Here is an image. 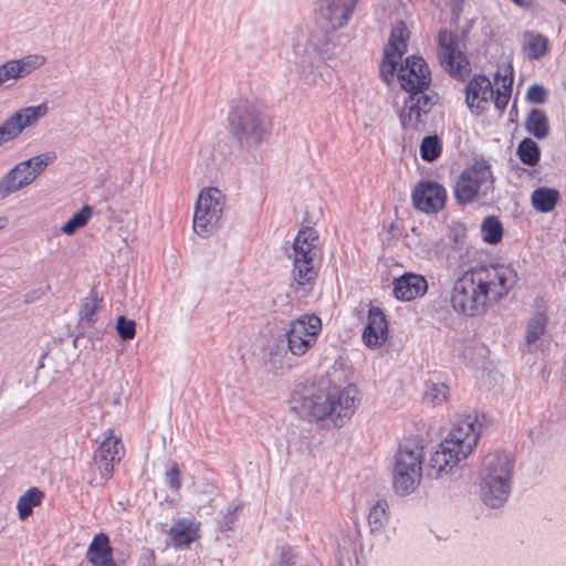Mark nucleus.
<instances>
[{"mask_svg":"<svg viewBox=\"0 0 566 566\" xmlns=\"http://www.w3.org/2000/svg\"><path fill=\"white\" fill-rule=\"evenodd\" d=\"M35 507V486H30L19 499L17 510L20 520L24 521L32 515Z\"/></svg>","mask_w":566,"mask_h":566,"instance_id":"36","label":"nucleus"},{"mask_svg":"<svg viewBox=\"0 0 566 566\" xmlns=\"http://www.w3.org/2000/svg\"><path fill=\"white\" fill-rule=\"evenodd\" d=\"M269 361L272 368L277 371L285 368V364L282 359V350L277 347L276 349L271 348L269 353Z\"/></svg>","mask_w":566,"mask_h":566,"instance_id":"45","label":"nucleus"},{"mask_svg":"<svg viewBox=\"0 0 566 566\" xmlns=\"http://www.w3.org/2000/svg\"><path fill=\"white\" fill-rule=\"evenodd\" d=\"M408 94L426 92L431 83V73L427 62L419 55L408 56L399 63L395 72V81Z\"/></svg>","mask_w":566,"mask_h":566,"instance_id":"12","label":"nucleus"},{"mask_svg":"<svg viewBox=\"0 0 566 566\" xmlns=\"http://www.w3.org/2000/svg\"><path fill=\"white\" fill-rule=\"evenodd\" d=\"M424 446L418 438L399 443L394 455L392 486L397 494L409 495L420 485Z\"/></svg>","mask_w":566,"mask_h":566,"instance_id":"5","label":"nucleus"},{"mask_svg":"<svg viewBox=\"0 0 566 566\" xmlns=\"http://www.w3.org/2000/svg\"><path fill=\"white\" fill-rule=\"evenodd\" d=\"M565 2H566V0H565Z\"/></svg>","mask_w":566,"mask_h":566,"instance_id":"52","label":"nucleus"},{"mask_svg":"<svg viewBox=\"0 0 566 566\" xmlns=\"http://www.w3.org/2000/svg\"><path fill=\"white\" fill-rule=\"evenodd\" d=\"M559 198L560 193L558 190L548 187H538L532 192L531 202L536 211L547 213L555 209Z\"/></svg>","mask_w":566,"mask_h":566,"instance_id":"27","label":"nucleus"},{"mask_svg":"<svg viewBox=\"0 0 566 566\" xmlns=\"http://www.w3.org/2000/svg\"><path fill=\"white\" fill-rule=\"evenodd\" d=\"M438 59L441 67L453 78L465 81L471 74V63L460 50L457 33L441 30L438 34Z\"/></svg>","mask_w":566,"mask_h":566,"instance_id":"10","label":"nucleus"},{"mask_svg":"<svg viewBox=\"0 0 566 566\" xmlns=\"http://www.w3.org/2000/svg\"><path fill=\"white\" fill-rule=\"evenodd\" d=\"M434 105V96L426 92L409 94L399 114L400 124L406 133L424 128L427 115Z\"/></svg>","mask_w":566,"mask_h":566,"instance_id":"14","label":"nucleus"},{"mask_svg":"<svg viewBox=\"0 0 566 566\" xmlns=\"http://www.w3.org/2000/svg\"><path fill=\"white\" fill-rule=\"evenodd\" d=\"M514 459L510 452L494 451L485 455L480 470V495L483 503L501 507L510 497Z\"/></svg>","mask_w":566,"mask_h":566,"instance_id":"4","label":"nucleus"},{"mask_svg":"<svg viewBox=\"0 0 566 566\" xmlns=\"http://www.w3.org/2000/svg\"><path fill=\"white\" fill-rule=\"evenodd\" d=\"M310 41L323 60H329V59H332V56H334L336 54V49H337L336 44L331 40V38L327 33L323 35L322 44L315 42L314 35L311 36Z\"/></svg>","mask_w":566,"mask_h":566,"instance_id":"39","label":"nucleus"},{"mask_svg":"<svg viewBox=\"0 0 566 566\" xmlns=\"http://www.w3.org/2000/svg\"><path fill=\"white\" fill-rule=\"evenodd\" d=\"M409 31L403 22H398L391 30L389 42L384 50L379 72L381 80L390 85L395 82V72L407 50Z\"/></svg>","mask_w":566,"mask_h":566,"instance_id":"13","label":"nucleus"},{"mask_svg":"<svg viewBox=\"0 0 566 566\" xmlns=\"http://www.w3.org/2000/svg\"><path fill=\"white\" fill-rule=\"evenodd\" d=\"M357 394L355 385L343 389L326 384L312 385L293 394L291 409L308 422L329 418L335 427H343L355 412Z\"/></svg>","mask_w":566,"mask_h":566,"instance_id":"2","label":"nucleus"},{"mask_svg":"<svg viewBox=\"0 0 566 566\" xmlns=\"http://www.w3.org/2000/svg\"><path fill=\"white\" fill-rule=\"evenodd\" d=\"M166 483L172 491H179L181 486L180 470L177 464H174L166 472Z\"/></svg>","mask_w":566,"mask_h":566,"instance_id":"42","label":"nucleus"},{"mask_svg":"<svg viewBox=\"0 0 566 566\" xmlns=\"http://www.w3.org/2000/svg\"><path fill=\"white\" fill-rule=\"evenodd\" d=\"M230 132L241 145H259L269 134L270 122L260 105L239 101L228 116Z\"/></svg>","mask_w":566,"mask_h":566,"instance_id":"6","label":"nucleus"},{"mask_svg":"<svg viewBox=\"0 0 566 566\" xmlns=\"http://www.w3.org/2000/svg\"><path fill=\"white\" fill-rule=\"evenodd\" d=\"M358 0H318V19L332 31L344 28L352 19Z\"/></svg>","mask_w":566,"mask_h":566,"instance_id":"16","label":"nucleus"},{"mask_svg":"<svg viewBox=\"0 0 566 566\" xmlns=\"http://www.w3.org/2000/svg\"><path fill=\"white\" fill-rule=\"evenodd\" d=\"M104 436V440L95 451L94 463L99 471L101 478L108 480L113 475L115 463H118L122 459L124 447L120 439L113 436L111 429Z\"/></svg>","mask_w":566,"mask_h":566,"instance_id":"17","label":"nucleus"},{"mask_svg":"<svg viewBox=\"0 0 566 566\" xmlns=\"http://www.w3.org/2000/svg\"><path fill=\"white\" fill-rule=\"evenodd\" d=\"M86 558L92 566H116L113 548L105 533H98L93 537L86 552Z\"/></svg>","mask_w":566,"mask_h":566,"instance_id":"23","label":"nucleus"},{"mask_svg":"<svg viewBox=\"0 0 566 566\" xmlns=\"http://www.w3.org/2000/svg\"><path fill=\"white\" fill-rule=\"evenodd\" d=\"M525 129L537 139L547 137L549 127L545 112L539 108H533L526 117Z\"/></svg>","mask_w":566,"mask_h":566,"instance_id":"28","label":"nucleus"},{"mask_svg":"<svg viewBox=\"0 0 566 566\" xmlns=\"http://www.w3.org/2000/svg\"><path fill=\"white\" fill-rule=\"evenodd\" d=\"M93 216V208L84 205L81 210L74 213L69 221H66L61 231L67 235L74 234L77 230L84 228Z\"/></svg>","mask_w":566,"mask_h":566,"instance_id":"31","label":"nucleus"},{"mask_svg":"<svg viewBox=\"0 0 566 566\" xmlns=\"http://www.w3.org/2000/svg\"><path fill=\"white\" fill-rule=\"evenodd\" d=\"M35 122V106L15 112L0 125V138L7 143L18 137L25 127Z\"/></svg>","mask_w":566,"mask_h":566,"instance_id":"22","label":"nucleus"},{"mask_svg":"<svg viewBox=\"0 0 566 566\" xmlns=\"http://www.w3.org/2000/svg\"><path fill=\"white\" fill-rule=\"evenodd\" d=\"M389 521V506L386 500H378L369 509L367 515L368 526L371 533H380Z\"/></svg>","mask_w":566,"mask_h":566,"instance_id":"29","label":"nucleus"},{"mask_svg":"<svg viewBox=\"0 0 566 566\" xmlns=\"http://www.w3.org/2000/svg\"><path fill=\"white\" fill-rule=\"evenodd\" d=\"M3 227H4V224H3V220H2V219H0V229H2Z\"/></svg>","mask_w":566,"mask_h":566,"instance_id":"50","label":"nucleus"},{"mask_svg":"<svg viewBox=\"0 0 566 566\" xmlns=\"http://www.w3.org/2000/svg\"><path fill=\"white\" fill-rule=\"evenodd\" d=\"M36 60H38V66L44 63V57L43 56L38 55Z\"/></svg>","mask_w":566,"mask_h":566,"instance_id":"47","label":"nucleus"},{"mask_svg":"<svg viewBox=\"0 0 566 566\" xmlns=\"http://www.w3.org/2000/svg\"><path fill=\"white\" fill-rule=\"evenodd\" d=\"M548 318L546 314L536 312L530 317L525 327V345L527 350L539 348L543 336L546 333Z\"/></svg>","mask_w":566,"mask_h":566,"instance_id":"26","label":"nucleus"},{"mask_svg":"<svg viewBox=\"0 0 566 566\" xmlns=\"http://www.w3.org/2000/svg\"><path fill=\"white\" fill-rule=\"evenodd\" d=\"M2 144H4V142H2V139L0 138V146H1Z\"/></svg>","mask_w":566,"mask_h":566,"instance_id":"51","label":"nucleus"},{"mask_svg":"<svg viewBox=\"0 0 566 566\" xmlns=\"http://www.w3.org/2000/svg\"><path fill=\"white\" fill-rule=\"evenodd\" d=\"M563 377H564V380L566 382V363H565V366L563 368Z\"/></svg>","mask_w":566,"mask_h":566,"instance_id":"49","label":"nucleus"},{"mask_svg":"<svg viewBox=\"0 0 566 566\" xmlns=\"http://www.w3.org/2000/svg\"><path fill=\"white\" fill-rule=\"evenodd\" d=\"M394 295L399 301H412L423 296L428 291L424 276L408 272L394 280Z\"/></svg>","mask_w":566,"mask_h":566,"instance_id":"21","label":"nucleus"},{"mask_svg":"<svg viewBox=\"0 0 566 566\" xmlns=\"http://www.w3.org/2000/svg\"><path fill=\"white\" fill-rule=\"evenodd\" d=\"M517 279V272L511 264L470 266L453 282L450 304L458 314L469 317L482 315L509 295Z\"/></svg>","mask_w":566,"mask_h":566,"instance_id":"1","label":"nucleus"},{"mask_svg":"<svg viewBox=\"0 0 566 566\" xmlns=\"http://www.w3.org/2000/svg\"><path fill=\"white\" fill-rule=\"evenodd\" d=\"M517 155L521 161L527 166H535L539 161V147L531 138H524L517 147Z\"/></svg>","mask_w":566,"mask_h":566,"instance_id":"34","label":"nucleus"},{"mask_svg":"<svg viewBox=\"0 0 566 566\" xmlns=\"http://www.w3.org/2000/svg\"><path fill=\"white\" fill-rule=\"evenodd\" d=\"M98 297L92 291L91 295L86 297L80 310V326L82 329L92 327L97 318Z\"/></svg>","mask_w":566,"mask_h":566,"instance_id":"30","label":"nucleus"},{"mask_svg":"<svg viewBox=\"0 0 566 566\" xmlns=\"http://www.w3.org/2000/svg\"><path fill=\"white\" fill-rule=\"evenodd\" d=\"M116 329L123 340L133 339L136 334V323L125 316L117 318Z\"/></svg>","mask_w":566,"mask_h":566,"instance_id":"40","label":"nucleus"},{"mask_svg":"<svg viewBox=\"0 0 566 566\" xmlns=\"http://www.w3.org/2000/svg\"><path fill=\"white\" fill-rule=\"evenodd\" d=\"M442 146L438 136H426L420 145V155L424 161L432 163L441 155Z\"/></svg>","mask_w":566,"mask_h":566,"instance_id":"35","label":"nucleus"},{"mask_svg":"<svg viewBox=\"0 0 566 566\" xmlns=\"http://www.w3.org/2000/svg\"><path fill=\"white\" fill-rule=\"evenodd\" d=\"M226 205L224 195L214 187L200 191L193 213V230L200 237H207L219 228Z\"/></svg>","mask_w":566,"mask_h":566,"instance_id":"9","label":"nucleus"},{"mask_svg":"<svg viewBox=\"0 0 566 566\" xmlns=\"http://www.w3.org/2000/svg\"><path fill=\"white\" fill-rule=\"evenodd\" d=\"M412 205L416 210L423 213L441 211L447 201L446 188L433 180H420L411 192Z\"/></svg>","mask_w":566,"mask_h":566,"instance_id":"15","label":"nucleus"},{"mask_svg":"<svg viewBox=\"0 0 566 566\" xmlns=\"http://www.w3.org/2000/svg\"><path fill=\"white\" fill-rule=\"evenodd\" d=\"M35 158L17 164L0 179V198L4 199L35 180Z\"/></svg>","mask_w":566,"mask_h":566,"instance_id":"18","label":"nucleus"},{"mask_svg":"<svg viewBox=\"0 0 566 566\" xmlns=\"http://www.w3.org/2000/svg\"><path fill=\"white\" fill-rule=\"evenodd\" d=\"M297 554L290 546L282 547L279 566H295Z\"/></svg>","mask_w":566,"mask_h":566,"instance_id":"43","label":"nucleus"},{"mask_svg":"<svg viewBox=\"0 0 566 566\" xmlns=\"http://www.w3.org/2000/svg\"><path fill=\"white\" fill-rule=\"evenodd\" d=\"M494 90L485 75H474L465 87V102L472 113H483L493 98Z\"/></svg>","mask_w":566,"mask_h":566,"instance_id":"19","label":"nucleus"},{"mask_svg":"<svg viewBox=\"0 0 566 566\" xmlns=\"http://www.w3.org/2000/svg\"><path fill=\"white\" fill-rule=\"evenodd\" d=\"M317 240L315 229L305 227L301 229L293 242V276L298 285H305L315 280L317 270L314 266L317 256Z\"/></svg>","mask_w":566,"mask_h":566,"instance_id":"8","label":"nucleus"},{"mask_svg":"<svg viewBox=\"0 0 566 566\" xmlns=\"http://www.w3.org/2000/svg\"><path fill=\"white\" fill-rule=\"evenodd\" d=\"M48 113L46 103L38 104V119Z\"/></svg>","mask_w":566,"mask_h":566,"instance_id":"46","label":"nucleus"},{"mask_svg":"<svg viewBox=\"0 0 566 566\" xmlns=\"http://www.w3.org/2000/svg\"><path fill=\"white\" fill-rule=\"evenodd\" d=\"M363 342L369 348L380 347L388 338V323L381 308L368 310L367 324L363 331Z\"/></svg>","mask_w":566,"mask_h":566,"instance_id":"20","label":"nucleus"},{"mask_svg":"<svg viewBox=\"0 0 566 566\" xmlns=\"http://www.w3.org/2000/svg\"><path fill=\"white\" fill-rule=\"evenodd\" d=\"M448 391L449 389L444 384L432 382L427 386L424 400L433 406H439L447 400Z\"/></svg>","mask_w":566,"mask_h":566,"instance_id":"37","label":"nucleus"},{"mask_svg":"<svg viewBox=\"0 0 566 566\" xmlns=\"http://www.w3.org/2000/svg\"><path fill=\"white\" fill-rule=\"evenodd\" d=\"M23 60H11L0 65V85L9 80H17L29 74Z\"/></svg>","mask_w":566,"mask_h":566,"instance_id":"32","label":"nucleus"},{"mask_svg":"<svg viewBox=\"0 0 566 566\" xmlns=\"http://www.w3.org/2000/svg\"><path fill=\"white\" fill-rule=\"evenodd\" d=\"M198 524L187 517L176 520L170 530L169 536L176 547H186L195 542L198 537Z\"/></svg>","mask_w":566,"mask_h":566,"instance_id":"25","label":"nucleus"},{"mask_svg":"<svg viewBox=\"0 0 566 566\" xmlns=\"http://www.w3.org/2000/svg\"><path fill=\"white\" fill-rule=\"evenodd\" d=\"M493 190L494 177L490 164L484 159L467 167L453 187L454 198L462 205L486 199Z\"/></svg>","mask_w":566,"mask_h":566,"instance_id":"7","label":"nucleus"},{"mask_svg":"<svg viewBox=\"0 0 566 566\" xmlns=\"http://www.w3.org/2000/svg\"><path fill=\"white\" fill-rule=\"evenodd\" d=\"M480 424L475 418L467 417L458 421L439 444L428 462V474L436 479L449 473L460 461L468 458L480 438Z\"/></svg>","mask_w":566,"mask_h":566,"instance_id":"3","label":"nucleus"},{"mask_svg":"<svg viewBox=\"0 0 566 566\" xmlns=\"http://www.w3.org/2000/svg\"><path fill=\"white\" fill-rule=\"evenodd\" d=\"M482 238L490 244H496L503 237V227L500 220L494 216L484 218L481 224Z\"/></svg>","mask_w":566,"mask_h":566,"instance_id":"33","label":"nucleus"},{"mask_svg":"<svg viewBox=\"0 0 566 566\" xmlns=\"http://www.w3.org/2000/svg\"><path fill=\"white\" fill-rule=\"evenodd\" d=\"M42 497H43V493L38 490V497H36L38 504H40Z\"/></svg>","mask_w":566,"mask_h":566,"instance_id":"48","label":"nucleus"},{"mask_svg":"<svg viewBox=\"0 0 566 566\" xmlns=\"http://www.w3.org/2000/svg\"><path fill=\"white\" fill-rule=\"evenodd\" d=\"M526 97L535 104H544L547 99V91L543 85L534 84L527 90Z\"/></svg>","mask_w":566,"mask_h":566,"instance_id":"41","label":"nucleus"},{"mask_svg":"<svg viewBox=\"0 0 566 566\" xmlns=\"http://www.w3.org/2000/svg\"><path fill=\"white\" fill-rule=\"evenodd\" d=\"M321 331V318L315 314H305L290 323L281 342H286L293 355L301 356L315 345Z\"/></svg>","mask_w":566,"mask_h":566,"instance_id":"11","label":"nucleus"},{"mask_svg":"<svg viewBox=\"0 0 566 566\" xmlns=\"http://www.w3.org/2000/svg\"><path fill=\"white\" fill-rule=\"evenodd\" d=\"M512 76H504L502 80V88H497L496 92H494L495 95H493V98L496 108L503 111L507 106L512 91Z\"/></svg>","mask_w":566,"mask_h":566,"instance_id":"38","label":"nucleus"},{"mask_svg":"<svg viewBox=\"0 0 566 566\" xmlns=\"http://www.w3.org/2000/svg\"><path fill=\"white\" fill-rule=\"evenodd\" d=\"M56 159V153L50 150L38 155V176L54 160Z\"/></svg>","mask_w":566,"mask_h":566,"instance_id":"44","label":"nucleus"},{"mask_svg":"<svg viewBox=\"0 0 566 566\" xmlns=\"http://www.w3.org/2000/svg\"><path fill=\"white\" fill-rule=\"evenodd\" d=\"M521 49L530 61H538L549 51V40L538 32L524 31L521 38Z\"/></svg>","mask_w":566,"mask_h":566,"instance_id":"24","label":"nucleus"}]
</instances>
